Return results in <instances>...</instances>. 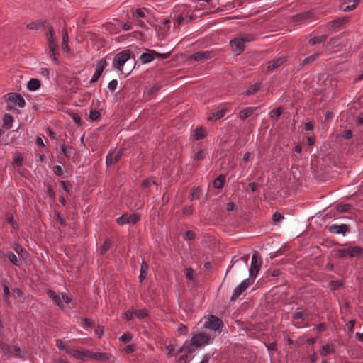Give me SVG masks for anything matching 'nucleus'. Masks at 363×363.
I'll list each match as a JSON object with an SVG mask.
<instances>
[{"instance_id":"nucleus-1","label":"nucleus","mask_w":363,"mask_h":363,"mask_svg":"<svg viewBox=\"0 0 363 363\" xmlns=\"http://www.w3.org/2000/svg\"><path fill=\"white\" fill-rule=\"evenodd\" d=\"M213 337L208 333H199L194 335L190 340H186L181 350H184V352L191 354L200 347H204L211 342Z\"/></svg>"},{"instance_id":"nucleus-2","label":"nucleus","mask_w":363,"mask_h":363,"mask_svg":"<svg viewBox=\"0 0 363 363\" xmlns=\"http://www.w3.org/2000/svg\"><path fill=\"white\" fill-rule=\"evenodd\" d=\"M48 296L62 310H65L68 308H72L74 306L72 297L65 293L61 294H57L55 291L52 290H48L47 291Z\"/></svg>"},{"instance_id":"nucleus-3","label":"nucleus","mask_w":363,"mask_h":363,"mask_svg":"<svg viewBox=\"0 0 363 363\" xmlns=\"http://www.w3.org/2000/svg\"><path fill=\"white\" fill-rule=\"evenodd\" d=\"M135 57L134 54L129 49L123 50L118 52L113 59V66L118 70L122 72L124 64L131 57Z\"/></svg>"},{"instance_id":"nucleus-4","label":"nucleus","mask_w":363,"mask_h":363,"mask_svg":"<svg viewBox=\"0 0 363 363\" xmlns=\"http://www.w3.org/2000/svg\"><path fill=\"white\" fill-rule=\"evenodd\" d=\"M262 264V259L261 257L258 255V253L255 252L252 255L251 265L249 269V274H250V278L251 279L255 280V278L256 277V276L257 275V274L260 269Z\"/></svg>"},{"instance_id":"nucleus-5","label":"nucleus","mask_w":363,"mask_h":363,"mask_svg":"<svg viewBox=\"0 0 363 363\" xmlns=\"http://www.w3.org/2000/svg\"><path fill=\"white\" fill-rule=\"evenodd\" d=\"M204 326L208 330H213L215 332L218 331L220 333V328L223 326V323L220 318L214 315H211L205 322Z\"/></svg>"},{"instance_id":"nucleus-6","label":"nucleus","mask_w":363,"mask_h":363,"mask_svg":"<svg viewBox=\"0 0 363 363\" xmlns=\"http://www.w3.org/2000/svg\"><path fill=\"white\" fill-rule=\"evenodd\" d=\"M4 97L5 98L6 101L11 102V103L17 105L20 108H23L26 105V101H25L24 99L18 93L11 92V93H9V94H6V95H4Z\"/></svg>"},{"instance_id":"nucleus-7","label":"nucleus","mask_w":363,"mask_h":363,"mask_svg":"<svg viewBox=\"0 0 363 363\" xmlns=\"http://www.w3.org/2000/svg\"><path fill=\"white\" fill-rule=\"evenodd\" d=\"M254 279H251L250 278H247L244 279L239 285H238L234 289L233 294L231 296V299H235L238 298L241 294L245 291L247 287L252 284Z\"/></svg>"},{"instance_id":"nucleus-8","label":"nucleus","mask_w":363,"mask_h":363,"mask_svg":"<svg viewBox=\"0 0 363 363\" xmlns=\"http://www.w3.org/2000/svg\"><path fill=\"white\" fill-rule=\"evenodd\" d=\"M106 65L107 62L105 58L101 59L97 62L96 71L90 80L91 84H94L99 80Z\"/></svg>"},{"instance_id":"nucleus-9","label":"nucleus","mask_w":363,"mask_h":363,"mask_svg":"<svg viewBox=\"0 0 363 363\" xmlns=\"http://www.w3.org/2000/svg\"><path fill=\"white\" fill-rule=\"evenodd\" d=\"M138 220L139 216L137 214L133 213L131 215L123 214L118 217L116 221L118 225H123L125 224H135Z\"/></svg>"},{"instance_id":"nucleus-10","label":"nucleus","mask_w":363,"mask_h":363,"mask_svg":"<svg viewBox=\"0 0 363 363\" xmlns=\"http://www.w3.org/2000/svg\"><path fill=\"white\" fill-rule=\"evenodd\" d=\"M66 352L69 353L72 357L77 359H91V352L89 351H80L77 350L68 349Z\"/></svg>"},{"instance_id":"nucleus-11","label":"nucleus","mask_w":363,"mask_h":363,"mask_svg":"<svg viewBox=\"0 0 363 363\" xmlns=\"http://www.w3.org/2000/svg\"><path fill=\"white\" fill-rule=\"evenodd\" d=\"M214 56V53L212 51H199L194 53L191 58L194 59L195 61H202L204 60L211 59Z\"/></svg>"},{"instance_id":"nucleus-12","label":"nucleus","mask_w":363,"mask_h":363,"mask_svg":"<svg viewBox=\"0 0 363 363\" xmlns=\"http://www.w3.org/2000/svg\"><path fill=\"white\" fill-rule=\"evenodd\" d=\"M206 135V128L201 126L191 130L190 138L193 140H199L203 139Z\"/></svg>"},{"instance_id":"nucleus-13","label":"nucleus","mask_w":363,"mask_h":363,"mask_svg":"<svg viewBox=\"0 0 363 363\" xmlns=\"http://www.w3.org/2000/svg\"><path fill=\"white\" fill-rule=\"evenodd\" d=\"M232 50L235 53V55H240L245 50V45L242 43L239 38H235L230 41Z\"/></svg>"},{"instance_id":"nucleus-14","label":"nucleus","mask_w":363,"mask_h":363,"mask_svg":"<svg viewBox=\"0 0 363 363\" xmlns=\"http://www.w3.org/2000/svg\"><path fill=\"white\" fill-rule=\"evenodd\" d=\"M2 350L5 354H12L13 355L18 357H23V353L21 349L16 346L9 347V345H4Z\"/></svg>"},{"instance_id":"nucleus-15","label":"nucleus","mask_w":363,"mask_h":363,"mask_svg":"<svg viewBox=\"0 0 363 363\" xmlns=\"http://www.w3.org/2000/svg\"><path fill=\"white\" fill-rule=\"evenodd\" d=\"M48 21L46 20H36L27 24L26 27L30 30H38L39 28H45L47 27Z\"/></svg>"},{"instance_id":"nucleus-16","label":"nucleus","mask_w":363,"mask_h":363,"mask_svg":"<svg viewBox=\"0 0 363 363\" xmlns=\"http://www.w3.org/2000/svg\"><path fill=\"white\" fill-rule=\"evenodd\" d=\"M286 61V57H279L277 59L271 60L268 63L267 69L273 70L281 66Z\"/></svg>"},{"instance_id":"nucleus-17","label":"nucleus","mask_w":363,"mask_h":363,"mask_svg":"<svg viewBox=\"0 0 363 363\" xmlns=\"http://www.w3.org/2000/svg\"><path fill=\"white\" fill-rule=\"evenodd\" d=\"M349 19L347 17L337 18L330 22V29L335 30L340 28L341 26L346 24Z\"/></svg>"},{"instance_id":"nucleus-18","label":"nucleus","mask_w":363,"mask_h":363,"mask_svg":"<svg viewBox=\"0 0 363 363\" xmlns=\"http://www.w3.org/2000/svg\"><path fill=\"white\" fill-rule=\"evenodd\" d=\"M257 109V107H247L240 110L238 113V116L241 120L244 121L251 116Z\"/></svg>"},{"instance_id":"nucleus-19","label":"nucleus","mask_w":363,"mask_h":363,"mask_svg":"<svg viewBox=\"0 0 363 363\" xmlns=\"http://www.w3.org/2000/svg\"><path fill=\"white\" fill-rule=\"evenodd\" d=\"M306 317V313H305V311H297L296 313H294V315H293V323L295 326H296L297 328H300L301 327L300 325L301 324V322L303 320H305Z\"/></svg>"},{"instance_id":"nucleus-20","label":"nucleus","mask_w":363,"mask_h":363,"mask_svg":"<svg viewBox=\"0 0 363 363\" xmlns=\"http://www.w3.org/2000/svg\"><path fill=\"white\" fill-rule=\"evenodd\" d=\"M361 252V248L359 247H352L344 250L341 252L342 256L355 257L359 255Z\"/></svg>"},{"instance_id":"nucleus-21","label":"nucleus","mask_w":363,"mask_h":363,"mask_svg":"<svg viewBox=\"0 0 363 363\" xmlns=\"http://www.w3.org/2000/svg\"><path fill=\"white\" fill-rule=\"evenodd\" d=\"M60 147L62 154L67 159H70L76 152L73 147L67 146L65 143H62Z\"/></svg>"},{"instance_id":"nucleus-22","label":"nucleus","mask_w":363,"mask_h":363,"mask_svg":"<svg viewBox=\"0 0 363 363\" xmlns=\"http://www.w3.org/2000/svg\"><path fill=\"white\" fill-rule=\"evenodd\" d=\"M154 50H147V52L143 53L140 57L142 64H146L155 60Z\"/></svg>"},{"instance_id":"nucleus-23","label":"nucleus","mask_w":363,"mask_h":363,"mask_svg":"<svg viewBox=\"0 0 363 363\" xmlns=\"http://www.w3.org/2000/svg\"><path fill=\"white\" fill-rule=\"evenodd\" d=\"M227 108H223L220 110L213 113L210 116L208 117V120L211 121H216L218 119H220L224 117Z\"/></svg>"},{"instance_id":"nucleus-24","label":"nucleus","mask_w":363,"mask_h":363,"mask_svg":"<svg viewBox=\"0 0 363 363\" xmlns=\"http://www.w3.org/2000/svg\"><path fill=\"white\" fill-rule=\"evenodd\" d=\"M40 86H41V82L39 79L32 78L28 81V82L27 84V89L29 91H36L38 89H40Z\"/></svg>"},{"instance_id":"nucleus-25","label":"nucleus","mask_w":363,"mask_h":363,"mask_svg":"<svg viewBox=\"0 0 363 363\" xmlns=\"http://www.w3.org/2000/svg\"><path fill=\"white\" fill-rule=\"evenodd\" d=\"M284 108L281 106L272 109L269 113V118L273 121H277L280 116L283 113Z\"/></svg>"},{"instance_id":"nucleus-26","label":"nucleus","mask_w":363,"mask_h":363,"mask_svg":"<svg viewBox=\"0 0 363 363\" xmlns=\"http://www.w3.org/2000/svg\"><path fill=\"white\" fill-rule=\"evenodd\" d=\"M348 230V228L346 225H332L330 227V231L333 233L336 234H340V233H345Z\"/></svg>"},{"instance_id":"nucleus-27","label":"nucleus","mask_w":363,"mask_h":363,"mask_svg":"<svg viewBox=\"0 0 363 363\" xmlns=\"http://www.w3.org/2000/svg\"><path fill=\"white\" fill-rule=\"evenodd\" d=\"M334 352L335 349L334 345L333 344H326L325 345H323L320 350V354L324 357Z\"/></svg>"},{"instance_id":"nucleus-28","label":"nucleus","mask_w":363,"mask_h":363,"mask_svg":"<svg viewBox=\"0 0 363 363\" xmlns=\"http://www.w3.org/2000/svg\"><path fill=\"white\" fill-rule=\"evenodd\" d=\"M312 16H313V13L311 11H306V12H303V13L295 15L293 17V19H294V21H295V22H300L301 21L311 18Z\"/></svg>"},{"instance_id":"nucleus-29","label":"nucleus","mask_w":363,"mask_h":363,"mask_svg":"<svg viewBox=\"0 0 363 363\" xmlns=\"http://www.w3.org/2000/svg\"><path fill=\"white\" fill-rule=\"evenodd\" d=\"M319 56H320L319 53H315V54H313V55L304 58L302 60V62L300 63V66L301 67H303L308 64H312L313 62H315L316 60L318 59Z\"/></svg>"},{"instance_id":"nucleus-30","label":"nucleus","mask_w":363,"mask_h":363,"mask_svg":"<svg viewBox=\"0 0 363 363\" xmlns=\"http://www.w3.org/2000/svg\"><path fill=\"white\" fill-rule=\"evenodd\" d=\"M13 122V118L11 115L9 113L4 114L3 117V127L6 129H10L12 127V123Z\"/></svg>"},{"instance_id":"nucleus-31","label":"nucleus","mask_w":363,"mask_h":363,"mask_svg":"<svg viewBox=\"0 0 363 363\" xmlns=\"http://www.w3.org/2000/svg\"><path fill=\"white\" fill-rule=\"evenodd\" d=\"M328 38L327 35H322L318 36H315L308 40V44L313 46L315 45L318 43H320L323 42H325Z\"/></svg>"},{"instance_id":"nucleus-32","label":"nucleus","mask_w":363,"mask_h":363,"mask_svg":"<svg viewBox=\"0 0 363 363\" xmlns=\"http://www.w3.org/2000/svg\"><path fill=\"white\" fill-rule=\"evenodd\" d=\"M149 267L147 263L143 262L140 264V273L139 276L140 281L142 282L145 279L148 273Z\"/></svg>"},{"instance_id":"nucleus-33","label":"nucleus","mask_w":363,"mask_h":363,"mask_svg":"<svg viewBox=\"0 0 363 363\" xmlns=\"http://www.w3.org/2000/svg\"><path fill=\"white\" fill-rule=\"evenodd\" d=\"M166 350H167V354L169 357L174 356V355H177L182 352H184V350H181V347H179V349H176L175 346H174V345L167 346Z\"/></svg>"},{"instance_id":"nucleus-34","label":"nucleus","mask_w":363,"mask_h":363,"mask_svg":"<svg viewBox=\"0 0 363 363\" xmlns=\"http://www.w3.org/2000/svg\"><path fill=\"white\" fill-rule=\"evenodd\" d=\"M161 86L157 84H154L147 92L148 100L152 99L155 94L160 91Z\"/></svg>"},{"instance_id":"nucleus-35","label":"nucleus","mask_w":363,"mask_h":363,"mask_svg":"<svg viewBox=\"0 0 363 363\" xmlns=\"http://www.w3.org/2000/svg\"><path fill=\"white\" fill-rule=\"evenodd\" d=\"M91 358L98 359V360H102V361H110L111 359L108 356V354L105 352H91Z\"/></svg>"},{"instance_id":"nucleus-36","label":"nucleus","mask_w":363,"mask_h":363,"mask_svg":"<svg viewBox=\"0 0 363 363\" xmlns=\"http://www.w3.org/2000/svg\"><path fill=\"white\" fill-rule=\"evenodd\" d=\"M260 87H261V84L259 82H256V83L252 84L251 86H250L249 89L246 91L245 95L250 96V95L255 94L260 89Z\"/></svg>"},{"instance_id":"nucleus-37","label":"nucleus","mask_w":363,"mask_h":363,"mask_svg":"<svg viewBox=\"0 0 363 363\" xmlns=\"http://www.w3.org/2000/svg\"><path fill=\"white\" fill-rule=\"evenodd\" d=\"M224 182L225 177L223 175H220L213 181V187L216 189H221L223 186Z\"/></svg>"},{"instance_id":"nucleus-38","label":"nucleus","mask_w":363,"mask_h":363,"mask_svg":"<svg viewBox=\"0 0 363 363\" xmlns=\"http://www.w3.org/2000/svg\"><path fill=\"white\" fill-rule=\"evenodd\" d=\"M8 258L9 261L16 266H19L21 264V260L16 257V255L12 252H9L8 253Z\"/></svg>"},{"instance_id":"nucleus-39","label":"nucleus","mask_w":363,"mask_h":363,"mask_svg":"<svg viewBox=\"0 0 363 363\" xmlns=\"http://www.w3.org/2000/svg\"><path fill=\"white\" fill-rule=\"evenodd\" d=\"M100 118H101V114L99 113V111H97L95 109H91V111L89 112V118L91 121H95L100 119Z\"/></svg>"},{"instance_id":"nucleus-40","label":"nucleus","mask_w":363,"mask_h":363,"mask_svg":"<svg viewBox=\"0 0 363 363\" xmlns=\"http://www.w3.org/2000/svg\"><path fill=\"white\" fill-rule=\"evenodd\" d=\"M147 311L145 308L135 311V315L139 319L144 318L147 316Z\"/></svg>"},{"instance_id":"nucleus-41","label":"nucleus","mask_w":363,"mask_h":363,"mask_svg":"<svg viewBox=\"0 0 363 363\" xmlns=\"http://www.w3.org/2000/svg\"><path fill=\"white\" fill-rule=\"evenodd\" d=\"M46 28H48V31L45 34L46 38H47V40H53L54 39L55 31H54V29H53L52 26L48 23L47 24V27Z\"/></svg>"},{"instance_id":"nucleus-42","label":"nucleus","mask_w":363,"mask_h":363,"mask_svg":"<svg viewBox=\"0 0 363 363\" xmlns=\"http://www.w3.org/2000/svg\"><path fill=\"white\" fill-rule=\"evenodd\" d=\"M57 55H58L57 50H52V49L49 50V55L51 57V59L52 60V61L55 62V64H56V65L60 64V61H59L58 58L57 57Z\"/></svg>"},{"instance_id":"nucleus-43","label":"nucleus","mask_w":363,"mask_h":363,"mask_svg":"<svg viewBox=\"0 0 363 363\" xmlns=\"http://www.w3.org/2000/svg\"><path fill=\"white\" fill-rule=\"evenodd\" d=\"M185 275L187 279L189 280H194L195 278V272L191 268H186L185 270Z\"/></svg>"},{"instance_id":"nucleus-44","label":"nucleus","mask_w":363,"mask_h":363,"mask_svg":"<svg viewBox=\"0 0 363 363\" xmlns=\"http://www.w3.org/2000/svg\"><path fill=\"white\" fill-rule=\"evenodd\" d=\"M123 315L127 320H130L135 316V311L133 309L128 310L124 313Z\"/></svg>"},{"instance_id":"nucleus-45","label":"nucleus","mask_w":363,"mask_h":363,"mask_svg":"<svg viewBox=\"0 0 363 363\" xmlns=\"http://www.w3.org/2000/svg\"><path fill=\"white\" fill-rule=\"evenodd\" d=\"M60 184H61V186L62 187V189L67 191V192H69L72 191V184L69 182H67V181H60Z\"/></svg>"},{"instance_id":"nucleus-46","label":"nucleus","mask_w":363,"mask_h":363,"mask_svg":"<svg viewBox=\"0 0 363 363\" xmlns=\"http://www.w3.org/2000/svg\"><path fill=\"white\" fill-rule=\"evenodd\" d=\"M54 172L57 176H62L65 172V167L62 165H56L54 167Z\"/></svg>"},{"instance_id":"nucleus-47","label":"nucleus","mask_w":363,"mask_h":363,"mask_svg":"<svg viewBox=\"0 0 363 363\" xmlns=\"http://www.w3.org/2000/svg\"><path fill=\"white\" fill-rule=\"evenodd\" d=\"M49 50H58V43L55 39L48 40Z\"/></svg>"},{"instance_id":"nucleus-48","label":"nucleus","mask_w":363,"mask_h":363,"mask_svg":"<svg viewBox=\"0 0 363 363\" xmlns=\"http://www.w3.org/2000/svg\"><path fill=\"white\" fill-rule=\"evenodd\" d=\"M172 52H168L166 53H159L154 50V53H152L155 55V57H159L162 59H167L171 55Z\"/></svg>"},{"instance_id":"nucleus-49","label":"nucleus","mask_w":363,"mask_h":363,"mask_svg":"<svg viewBox=\"0 0 363 363\" xmlns=\"http://www.w3.org/2000/svg\"><path fill=\"white\" fill-rule=\"evenodd\" d=\"M240 263L242 264H243V267L244 268H246L247 266V258L246 257H242L240 259H237L236 261H235L233 264H232V267H234L235 265L236 264H239Z\"/></svg>"},{"instance_id":"nucleus-50","label":"nucleus","mask_w":363,"mask_h":363,"mask_svg":"<svg viewBox=\"0 0 363 363\" xmlns=\"http://www.w3.org/2000/svg\"><path fill=\"white\" fill-rule=\"evenodd\" d=\"M4 298L7 299L10 294L9 288L5 281L3 282Z\"/></svg>"},{"instance_id":"nucleus-51","label":"nucleus","mask_w":363,"mask_h":363,"mask_svg":"<svg viewBox=\"0 0 363 363\" xmlns=\"http://www.w3.org/2000/svg\"><path fill=\"white\" fill-rule=\"evenodd\" d=\"M118 82L116 79H112L108 84V89L113 93L116 89Z\"/></svg>"},{"instance_id":"nucleus-52","label":"nucleus","mask_w":363,"mask_h":363,"mask_svg":"<svg viewBox=\"0 0 363 363\" xmlns=\"http://www.w3.org/2000/svg\"><path fill=\"white\" fill-rule=\"evenodd\" d=\"M243 4L242 0H233L230 4L223 5L224 6H232V8H235L238 6H241Z\"/></svg>"},{"instance_id":"nucleus-53","label":"nucleus","mask_w":363,"mask_h":363,"mask_svg":"<svg viewBox=\"0 0 363 363\" xmlns=\"http://www.w3.org/2000/svg\"><path fill=\"white\" fill-rule=\"evenodd\" d=\"M339 39L338 37L331 38L328 42V45H331L333 48L337 47L339 45Z\"/></svg>"},{"instance_id":"nucleus-54","label":"nucleus","mask_w":363,"mask_h":363,"mask_svg":"<svg viewBox=\"0 0 363 363\" xmlns=\"http://www.w3.org/2000/svg\"><path fill=\"white\" fill-rule=\"evenodd\" d=\"M353 135L352 131L350 130H344L342 132V137L344 139L348 140L350 139Z\"/></svg>"},{"instance_id":"nucleus-55","label":"nucleus","mask_w":363,"mask_h":363,"mask_svg":"<svg viewBox=\"0 0 363 363\" xmlns=\"http://www.w3.org/2000/svg\"><path fill=\"white\" fill-rule=\"evenodd\" d=\"M111 244V240H105L103 246L101 248V252L103 253V252H105L106 251H107L109 249Z\"/></svg>"},{"instance_id":"nucleus-56","label":"nucleus","mask_w":363,"mask_h":363,"mask_svg":"<svg viewBox=\"0 0 363 363\" xmlns=\"http://www.w3.org/2000/svg\"><path fill=\"white\" fill-rule=\"evenodd\" d=\"M315 128V123L313 121H309L305 123L304 128L306 131H313Z\"/></svg>"},{"instance_id":"nucleus-57","label":"nucleus","mask_w":363,"mask_h":363,"mask_svg":"<svg viewBox=\"0 0 363 363\" xmlns=\"http://www.w3.org/2000/svg\"><path fill=\"white\" fill-rule=\"evenodd\" d=\"M62 43H68L69 42V35L68 33L66 28H63L62 30Z\"/></svg>"},{"instance_id":"nucleus-58","label":"nucleus","mask_w":363,"mask_h":363,"mask_svg":"<svg viewBox=\"0 0 363 363\" xmlns=\"http://www.w3.org/2000/svg\"><path fill=\"white\" fill-rule=\"evenodd\" d=\"M132 336L130 334L126 333L123 334L120 337V340L125 343L130 342Z\"/></svg>"},{"instance_id":"nucleus-59","label":"nucleus","mask_w":363,"mask_h":363,"mask_svg":"<svg viewBox=\"0 0 363 363\" xmlns=\"http://www.w3.org/2000/svg\"><path fill=\"white\" fill-rule=\"evenodd\" d=\"M72 117L73 121H74L76 123H77V124H78L79 125H80V126H81V125H82L83 122H82V119H81L80 116H79L78 114H77V113H73V115H72Z\"/></svg>"},{"instance_id":"nucleus-60","label":"nucleus","mask_w":363,"mask_h":363,"mask_svg":"<svg viewBox=\"0 0 363 363\" xmlns=\"http://www.w3.org/2000/svg\"><path fill=\"white\" fill-rule=\"evenodd\" d=\"M82 326L85 329H88L89 327L92 326V321L89 319H83L82 320Z\"/></svg>"},{"instance_id":"nucleus-61","label":"nucleus","mask_w":363,"mask_h":363,"mask_svg":"<svg viewBox=\"0 0 363 363\" xmlns=\"http://www.w3.org/2000/svg\"><path fill=\"white\" fill-rule=\"evenodd\" d=\"M315 142V135H313V136H308L306 138V143L308 146H312L314 145Z\"/></svg>"},{"instance_id":"nucleus-62","label":"nucleus","mask_w":363,"mask_h":363,"mask_svg":"<svg viewBox=\"0 0 363 363\" xmlns=\"http://www.w3.org/2000/svg\"><path fill=\"white\" fill-rule=\"evenodd\" d=\"M56 345L60 350H65L66 352V350H67L61 340H56Z\"/></svg>"},{"instance_id":"nucleus-63","label":"nucleus","mask_w":363,"mask_h":363,"mask_svg":"<svg viewBox=\"0 0 363 363\" xmlns=\"http://www.w3.org/2000/svg\"><path fill=\"white\" fill-rule=\"evenodd\" d=\"M239 39L242 42V43L245 45V43L247 42L251 41L252 40V35H247L239 38Z\"/></svg>"},{"instance_id":"nucleus-64","label":"nucleus","mask_w":363,"mask_h":363,"mask_svg":"<svg viewBox=\"0 0 363 363\" xmlns=\"http://www.w3.org/2000/svg\"><path fill=\"white\" fill-rule=\"evenodd\" d=\"M356 123L357 125H362L363 124V113H361L357 116L356 119Z\"/></svg>"}]
</instances>
